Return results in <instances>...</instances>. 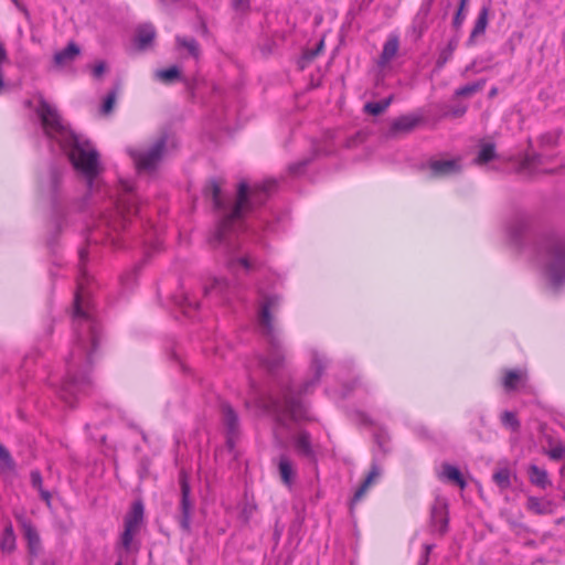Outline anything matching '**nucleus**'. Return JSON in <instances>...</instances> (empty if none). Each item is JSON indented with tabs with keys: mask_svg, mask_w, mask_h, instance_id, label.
Wrapping results in <instances>:
<instances>
[{
	"mask_svg": "<svg viewBox=\"0 0 565 565\" xmlns=\"http://www.w3.org/2000/svg\"><path fill=\"white\" fill-rule=\"evenodd\" d=\"M524 374L521 371H509L503 379V386L508 391L516 387L518 383L522 381Z\"/></svg>",
	"mask_w": 565,
	"mask_h": 565,
	"instance_id": "nucleus-39",
	"label": "nucleus"
},
{
	"mask_svg": "<svg viewBox=\"0 0 565 565\" xmlns=\"http://www.w3.org/2000/svg\"><path fill=\"white\" fill-rule=\"evenodd\" d=\"M250 0H233V7L236 11H246L249 9Z\"/></svg>",
	"mask_w": 565,
	"mask_h": 565,
	"instance_id": "nucleus-47",
	"label": "nucleus"
},
{
	"mask_svg": "<svg viewBox=\"0 0 565 565\" xmlns=\"http://www.w3.org/2000/svg\"><path fill=\"white\" fill-rule=\"evenodd\" d=\"M380 476H381L380 467L376 463H373L371 467V470L367 473V476L365 477L364 481L355 491V493L352 498V501H351V508L365 495L369 488L376 481V479H379Z\"/></svg>",
	"mask_w": 565,
	"mask_h": 565,
	"instance_id": "nucleus-16",
	"label": "nucleus"
},
{
	"mask_svg": "<svg viewBox=\"0 0 565 565\" xmlns=\"http://www.w3.org/2000/svg\"><path fill=\"white\" fill-rule=\"evenodd\" d=\"M137 531L125 527L120 535V545L126 552L132 551V540Z\"/></svg>",
	"mask_w": 565,
	"mask_h": 565,
	"instance_id": "nucleus-41",
	"label": "nucleus"
},
{
	"mask_svg": "<svg viewBox=\"0 0 565 565\" xmlns=\"http://www.w3.org/2000/svg\"><path fill=\"white\" fill-rule=\"evenodd\" d=\"M167 145V137L162 136L147 150H134L131 157L140 170L154 169L162 159Z\"/></svg>",
	"mask_w": 565,
	"mask_h": 565,
	"instance_id": "nucleus-8",
	"label": "nucleus"
},
{
	"mask_svg": "<svg viewBox=\"0 0 565 565\" xmlns=\"http://www.w3.org/2000/svg\"><path fill=\"white\" fill-rule=\"evenodd\" d=\"M156 35L154 28L151 24H143L137 29L136 41L140 49H146L153 41Z\"/></svg>",
	"mask_w": 565,
	"mask_h": 565,
	"instance_id": "nucleus-26",
	"label": "nucleus"
},
{
	"mask_svg": "<svg viewBox=\"0 0 565 565\" xmlns=\"http://www.w3.org/2000/svg\"><path fill=\"white\" fill-rule=\"evenodd\" d=\"M526 508L531 512L543 515L553 513L554 504L551 500L539 499L536 497H529Z\"/></svg>",
	"mask_w": 565,
	"mask_h": 565,
	"instance_id": "nucleus-23",
	"label": "nucleus"
},
{
	"mask_svg": "<svg viewBox=\"0 0 565 565\" xmlns=\"http://www.w3.org/2000/svg\"><path fill=\"white\" fill-rule=\"evenodd\" d=\"M115 565H122V561H121V558H120V559H118V562H117Z\"/></svg>",
	"mask_w": 565,
	"mask_h": 565,
	"instance_id": "nucleus-58",
	"label": "nucleus"
},
{
	"mask_svg": "<svg viewBox=\"0 0 565 565\" xmlns=\"http://www.w3.org/2000/svg\"><path fill=\"white\" fill-rule=\"evenodd\" d=\"M310 159L301 160L289 166L291 174L298 175L302 172V169L309 163Z\"/></svg>",
	"mask_w": 565,
	"mask_h": 565,
	"instance_id": "nucleus-45",
	"label": "nucleus"
},
{
	"mask_svg": "<svg viewBox=\"0 0 565 565\" xmlns=\"http://www.w3.org/2000/svg\"><path fill=\"white\" fill-rule=\"evenodd\" d=\"M79 53L81 50L78 45L71 42L65 49L54 54V64L60 67L68 65L76 60Z\"/></svg>",
	"mask_w": 565,
	"mask_h": 565,
	"instance_id": "nucleus-19",
	"label": "nucleus"
},
{
	"mask_svg": "<svg viewBox=\"0 0 565 565\" xmlns=\"http://www.w3.org/2000/svg\"><path fill=\"white\" fill-rule=\"evenodd\" d=\"M447 507V500L445 498L438 497L436 498L430 510L431 525L434 526L435 531H438L440 534H444L448 526Z\"/></svg>",
	"mask_w": 565,
	"mask_h": 565,
	"instance_id": "nucleus-11",
	"label": "nucleus"
},
{
	"mask_svg": "<svg viewBox=\"0 0 565 565\" xmlns=\"http://www.w3.org/2000/svg\"><path fill=\"white\" fill-rule=\"evenodd\" d=\"M118 89H119V86H117L116 88L110 90L107 94V96L105 97L103 106H102V111L104 114H108L113 110L115 103H116Z\"/></svg>",
	"mask_w": 565,
	"mask_h": 565,
	"instance_id": "nucleus-42",
	"label": "nucleus"
},
{
	"mask_svg": "<svg viewBox=\"0 0 565 565\" xmlns=\"http://www.w3.org/2000/svg\"><path fill=\"white\" fill-rule=\"evenodd\" d=\"M43 565H54L53 563L45 562Z\"/></svg>",
	"mask_w": 565,
	"mask_h": 565,
	"instance_id": "nucleus-59",
	"label": "nucleus"
},
{
	"mask_svg": "<svg viewBox=\"0 0 565 565\" xmlns=\"http://www.w3.org/2000/svg\"><path fill=\"white\" fill-rule=\"evenodd\" d=\"M175 302L185 316H191V311L196 310L200 306L198 300L189 295H182L180 298H177Z\"/></svg>",
	"mask_w": 565,
	"mask_h": 565,
	"instance_id": "nucleus-34",
	"label": "nucleus"
},
{
	"mask_svg": "<svg viewBox=\"0 0 565 565\" xmlns=\"http://www.w3.org/2000/svg\"><path fill=\"white\" fill-rule=\"evenodd\" d=\"M393 100V96H388L387 98L380 102L367 103L364 106L366 113L377 116L386 110V108L391 105Z\"/></svg>",
	"mask_w": 565,
	"mask_h": 565,
	"instance_id": "nucleus-37",
	"label": "nucleus"
},
{
	"mask_svg": "<svg viewBox=\"0 0 565 565\" xmlns=\"http://www.w3.org/2000/svg\"><path fill=\"white\" fill-rule=\"evenodd\" d=\"M419 120L418 117L413 115L401 116L392 122L390 132L393 136L411 132L418 125Z\"/></svg>",
	"mask_w": 565,
	"mask_h": 565,
	"instance_id": "nucleus-17",
	"label": "nucleus"
},
{
	"mask_svg": "<svg viewBox=\"0 0 565 565\" xmlns=\"http://www.w3.org/2000/svg\"><path fill=\"white\" fill-rule=\"evenodd\" d=\"M106 71V64L104 62L97 63L93 68V76L99 78Z\"/></svg>",
	"mask_w": 565,
	"mask_h": 565,
	"instance_id": "nucleus-49",
	"label": "nucleus"
},
{
	"mask_svg": "<svg viewBox=\"0 0 565 565\" xmlns=\"http://www.w3.org/2000/svg\"><path fill=\"white\" fill-rule=\"evenodd\" d=\"M181 486V518H180V526L183 531L189 532L191 527V513L193 509L192 501L190 500V486L186 481L184 475L180 478Z\"/></svg>",
	"mask_w": 565,
	"mask_h": 565,
	"instance_id": "nucleus-10",
	"label": "nucleus"
},
{
	"mask_svg": "<svg viewBox=\"0 0 565 565\" xmlns=\"http://www.w3.org/2000/svg\"><path fill=\"white\" fill-rule=\"evenodd\" d=\"M296 452L310 460H315L316 452L311 444V436L307 430H299L294 437Z\"/></svg>",
	"mask_w": 565,
	"mask_h": 565,
	"instance_id": "nucleus-14",
	"label": "nucleus"
},
{
	"mask_svg": "<svg viewBox=\"0 0 565 565\" xmlns=\"http://www.w3.org/2000/svg\"><path fill=\"white\" fill-rule=\"evenodd\" d=\"M222 418L227 430V443L233 447L234 438L238 434V417L228 404L222 405Z\"/></svg>",
	"mask_w": 565,
	"mask_h": 565,
	"instance_id": "nucleus-12",
	"label": "nucleus"
},
{
	"mask_svg": "<svg viewBox=\"0 0 565 565\" xmlns=\"http://www.w3.org/2000/svg\"><path fill=\"white\" fill-rule=\"evenodd\" d=\"M501 423L503 426L510 428L513 431H518L520 428V422L516 418L515 414L509 411L502 413Z\"/></svg>",
	"mask_w": 565,
	"mask_h": 565,
	"instance_id": "nucleus-40",
	"label": "nucleus"
},
{
	"mask_svg": "<svg viewBox=\"0 0 565 565\" xmlns=\"http://www.w3.org/2000/svg\"><path fill=\"white\" fill-rule=\"evenodd\" d=\"M529 475L530 481L541 489H546L551 484L546 470L535 465L530 466Z\"/></svg>",
	"mask_w": 565,
	"mask_h": 565,
	"instance_id": "nucleus-27",
	"label": "nucleus"
},
{
	"mask_svg": "<svg viewBox=\"0 0 565 565\" xmlns=\"http://www.w3.org/2000/svg\"><path fill=\"white\" fill-rule=\"evenodd\" d=\"M278 471H279V476H280L281 481L286 486L290 487L292 484V481H294L295 469H294L292 461L289 459L288 456L281 455L279 457V460H278Z\"/></svg>",
	"mask_w": 565,
	"mask_h": 565,
	"instance_id": "nucleus-24",
	"label": "nucleus"
},
{
	"mask_svg": "<svg viewBox=\"0 0 565 565\" xmlns=\"http://www.w3.org/2000/svg\"><path fill=\"white\" fill-rule=\"evenodd\" d=\"M463 113H465V109H460V110L456 109L455 115L456 116H461Z\"/></svg>",
	"mask_w": 565,
	"mask_h": 565,
	"instance_id": "nucleus-56",
	"label": "nucleus"
},
{
	"mask_svg": "<svg viewBox=\"0 0 565 565\" xmlns=\"http://www.w3.org/2000/svg\"><path fill=\"white\" fill-rule=\"evenodd\" d=\"M527 227H529L527 216H525L523 214L514 215L509 221V224H508L509 236L514 242H518L521 238V236L523 235V233L527 230Z\"/></svg>",
	"mask_w": 565,
	"mask_h": 565,
	"instance_id": "nucleus-20",
	"label": "nucleus"
},
{
	"mask_svg": "<svg viewBox=\"0 0 565 565\" xmlns=\"http://www.w3.org/2000/svg\"><path fill=\"white\" fill-rule=\"evenodd\" d=\"M327 366L326 358L317 351L312 352L311 370L313 375L301 385L287 384L280 387L277 395H270L263 401V407L274 417L276 423L275 435L279 429L290 433L292 425L312 420L309 411L301 399L302 394L309 393L319 382Z\"/></svg>",
	"mask_w": 565,
	"mask_h": 565,
	"instance_id": "nucleus-4",
	"label": "nucleus"
},
{
	"mask_svg": "<svg viewBox=\"0 0 565 565\" xmlns=\"http://www.w3.org/2000/svg\"><path fill=\"white\" fill-rule=\"evenodd\" d=\"M89 254L87 248L78 252L79 276L74 297V333L75 340L68 358L66 359L67 379L63 383L61 396L72 404L71 398L78 394H86L90 386V380L86 370L90 366L97 354L100 341L99 323L92 315L88 307L87 284L89 277L84 269V263Z\"/></svg>",
	"mask_w": 565,
	"mask_h": 565,
	"instance_id": "nucleus-1",
	"label": "nucleus"
},
{
	"mask_svg": "<svg viewBox=\"0 0 565 565\" xmlns=\"http://www.w3.org/2000/svg\"><path fill=\"white\" fill-rule=\"evenodd\" d=\"M259 292V309L257 315V327L266 341L265 354L258 356L259 365L269 373L278 371L285 361V351L280 340L279 330L274 324L273 312L280 305V298L274 294Z\"/></svg>",
	"mask_w": 565,
	"mask_h": 565,
	"instance_id": "nucleus-6",
	"label": "nucleus"
},
{
	"mask_svg": "<svg viewBox=\"0 0 565 565\" xmlns=\"http://www.w3.org/2000/svg\"><path fill=\"white\" fill-rule=\"evenodd\" d=\"M110 204L111 209L103 213L97 224L89 230L88 245L109 243L119 247L117 236L126 228L131 216L139 211L138 196L134 191V185L128 181L122 182L118 198L111 200Z\"/></svg>",
	"mask_w": 565,
	"mask_h": 565,
	"instance_id": "nucleus-5",
	"label": "nucleus"
},
{
	"mask_svg": "<svg viewBox=\"0 0 565 565\" xmlns=\"http://www.w3.org/2000/svg\"><path fill=\"white\" fill-rule=\"evenodd\" d=\"M227 267L232 273H235L236 269H239L244 273H249L255 268V264L249 257L232 255L227 260Z\"/></svg>",
	"mask_w": 565,
	"mask_h": 565,
	"instance_id": "nucleus-25",
	"label": "nucleus"
},
{
	"mask_svg": "<svg viewBox=\"0 0 565 565\" xmlns=\"http://www.w3.org/2000/svg\"><path fill=\"white\" fill-rule=\"evenodd\" d=\"M143 503L140 500L135 501L125 516V527L139 532L143 522Z\"/></svg>",
	"mask_w": 565,
	"mask_h": 565,
	"instance_id": "nucleus-15",
	"label": "nucleus"
},
{
	"mask_svg": "<svg viewBox=\"0 0 565 565\" xmlns=\"http://www.w3.org/2000/svg\"><path fill=\"white\" fill-rule=\"evenodd\" d=\"M537 260L553 287L565 282V236L544 238L537 250Z\"/></svg>",
	"mask_w": 565,
	"mask_h": 565,
	"instance_id": "nucleus-7",
	"label": "nucleus"
},
{
	"mask_svg": "<svg viewBox=\"0 0 565 565\" xmlns=\"http://www.w3.org/2000/svg\"><path fill=\"white\" fill-rule=\"evenodd\" d=\"M236 290V285L223 277H210L203 284V292L206 297L217 300H228L230 296Z\"/></svg>",
	"mask_w": 565,
	"mask_h": 565,
	"instance_id": "nucleus-9",
	"label": "nucleus"
},
{
	"mask_svg": "<svg viewBox=\"0 0 565 565\" xmlns=\"http://www.w3.org/2000/svg\"><path fill=\"white\" fill-rule=\"evenodd\" d=\"M455 49H456V43L449 42L448 46L445 50H443L439 54V57L437 60L438 67H443L448 62V60L451 57Z\"/></svg>",
	"mask_w": 565,
	"mask_h": 565,
	"instance_id": "nucleus-43",
	"label": "nucleus"
},
{
	"mask_svg": "<svg viewBox=\"0 0 565 565\" xmlns=\"http://www.w3.org/2000/svg\"><path fill=\"white\" fill-rule=\"evenodd\" d=\"M31 484L40 493L41 499L50 507L51 505V493L43 488V479L39 470H32L30 473Z\"/></svg>",
	"mask_w": 565,
	"mask_h": 565,
	"instance_id": "nucleus-29",
	"label": "nucleus"
},
{
	"mask_svg": "<svg viewBox=\"0 0 565 565\" xmlns=\"http://www.w3.org/2000/svg\"><path fill=\"white\" fill-rule=\"evenodd\" d=\"M544 158L537 153H527L522 162V168L531 172L542 171L540 167L543 164Z\"/></svg>",
	"mask_w": 565,
	"mask_h": 565,
	"instance_id": "nucleus-33",
	"label": "nucleus"
},
{
	"mask_svg": "<svg viewBox=\"0 0 565 565\" xmlns=\"http://www.w3.org/2000/svg\"><path fill=\"white\" fill-rule=\"evenodd\" d=\"M489 11H490V8L489 6H483L478 14V18L475 22V26L471 31V34H470V38H476L478 35H481L484 33L486 29H487V25H488V20H489Z\"/></svg>",
	"mask_w": 565,
	"mask_h": 565,
	"instance_id": "nucleus-28",
	"label": "nucleus"
},
{
	"mask_svg": "<svg viewBox=\"0 0 565 565\" xmlns=\"http://www.w3.org/2000/svg\"><path fill=\"white\" fill-rule=\"evenodd\" d=\"M465 19L463 11H460V7L458 8V11L454 18V26L456 29L460 28Z\"/></svg>",
	"mask_w": 565,
	"mask_h": 565,
	"instance_id": "nucleus-52",
	"label": "nucleus"
},
{
	"mask_svg": "<svg viewBox=\"0 0 565 565\" xmlns=\"http://www.w3.org/2000/svg\"><path fill=\"white\" fill-rule=\"evenodd\" d=\"M398 47V38L395 35H391L384 43L383 51L377 62L381 68H384L396 56Z\"/></svg>",
	"mask_w": 565,
	"mask_h": 565,
	"instance_id": "nucleus-18",
	"label": "nucleus"
},
{
	"mask_svg": "<svg viewBox=\"0 0 565 565\" xmlns=\"http://www.w3.org/2000/svg\"><path fill=\"white\" fill-rule=\"evenodd\" d=\"M276 188L275 180L255 183L253 188L246 182H241L235 202L230 203L222 196L220 183L211 180L204 189V195L212 201L218 216V224L212 238L213 244L222 245L230 253H234L236 248L234 236L242 227L244 215L254 206L263 204Z\"/></svg>",
	"mask_w": 565,
	"mask_h": 565,
	"instance_id": "nucleus-3",
	"label": "nucleus"
},
{
	"mask_svg": "<svg viewBox=\"0 0 565 565\" xmlns=\"http://www.w3.org/2000/svg\"><path fill=\"white\" fill-rule=\"evenodd\" d=\"M180 76V70L177 66H171L167 70H158L154 72V77L164 84H171L179 79Z\"/></svg>",
	"mask_w": 565,
	"mask_h": 565,
	"instance_id": "nucleus-30",
	"label": "nucleus"
},
{
	"mask_svg": "<svg viewBox=\"0 0 565 565\" xmlns=\"http://www.w3.org/2000/svg\"><path fill=\"white\" fill-rule=\"evenodd\" d=\"M435 0H423V3L420 6V9H419V13L423 14L424 17L428 15V13L430 12V9H431V6L434 3Z\"/></svg>",
	"mask_w": 565,
	"mask_h": 565,
	"instance_id": "nucleus-48",
	"label": "nucleus"
},
{
	"mask_svg": "<svg viewBox=\"0 0 565 565\" xmlns=\"http://www.w3.org/2000/svg\"><path fill=\"white\" fill-rule=\"evenodd\" d=\"M34 111L46 138L55 141L67 154L76 172L86 180L88 191L93 193L97 190L99 186L98 177L103 169L99 154L94 146L88 140L74 134L57 108L42 95L36 98Z\"/></svg>",
	"mask_w": 565,
	"mask_h": 565,
	"instance_id": "nucleus-2",
	"label": "nucleus"
},
{
	"mask_svg": "<svg viewBox=\"0 0 565 565\" xmlns=\"http://www.w3.org/2000/svg\"><path fill=\"white\" fill-rule=\"evenodd\" d=\"M23 535L28 542L31 554H36L40 550V536L36 529L26 520L22 521Z\"/></svg>",
	"mask_w": 565,
	"mask_h": 565,
	"instance_id": "nucleus-22",
	"label": "nucleus"
},
{
	"mask_svg": "<svg viewBox=\"0 0 565 565\" xmlns=\"http://www.w3.org/2000/svg\"><path fill=\"white\" fill-rule=\"evenodd\" d=\"M469 0H460V11H463L468 4Z\"/></svg>",
	"mask_w": 565,
	"mask_h": 565,
	"instance_id": "nucleus-55",
	"label": "nucleus"
},
{
	"mask_svg": "<svg viewBox=\"0 0 565 565\" xmlns=\"http://www.w3.org/2000/svg\"><path fill=\"white\" fill-rule=\"evenodd\" d=\"M563 43L565 45V32H564V35H563Z\"/></svg>",
	"mask_w": 565,
	"mask_h": 565,
	"instance_id": "nucleus-60",
	"label": "nucleus"
},
{
	"mask_svg": "<svg viewBox=\"0 0 565 565\" xmlns=\"http://www.w3.org/2000/svg\"><path fill=\"white\" fill-rule=\"evenodd\" d=\"M548 456L550 458L554 459V460H559L562 459L564 456H565V447L563 446H556L554 448H552L550 451H548Z\"/></svg>",
	"mask_w": 565,
	"mask_h": 565,
	"instance_id": "nucleus-46",
	"label": "nucleus"
},
{
	"mask_svg": "<svg viewBox=\"0 0 565 565\" xmlns=\"http://www.w3.org/2000/svg\"><path fill=\"white\" fill-rule=\"evenodd\" d=\"M431 545H425V553L419 565H426V563L428 562V555L431 551Z\"/></svg>",
	"mask_w": 565,
	"mask_h": 565,
	"instance_id": "nucleus-54",
	"label": "nucleus"
},
{
	"mask_svg": "<svg viewBox=\"0 0 565 565\" xmlns=\"http://www.w3.org/2000/svg\"><path fill=\"white\" fill-rule=\"evenodd\" d=\"M9 61V57H8V52H7V49L3 44V42L0 40V67L2 68V66L8 63Z\"/></svg>",
	"mask_w": 565,
	"mask_h": 565,
	"instance_id": "nucleus-50",
	"label": "nucleus"
},
{
	"mask_svg": "<svg viewBox=\"0 0 565 565\" xmlns=\"http://www.w3.org/2000/svg\"><path fill=\"white\" fill-rule=\"evenodd\" d=\"M492 478L497 486L502 490H505L511 486L510 471L507 468L495 471Z\"/></svg>",
	"mask_w": 565,
	"mask_h": 565,
	"instance_id": "nucleus-38",
	"label": "nucleus"
},
{
	"mask_svg": "<svg viewBox=\"0 0 565 565\" xmlns=\"http://www.w3.org/2000/svg\"><path fill=\"white\" fill-rule=\"evenodd\" d=\"M15 547V535L13 532V527L11 524L4 527L2 537H1V550L3 552H12Z\"/></svg>",
	"mask_w": 565,
	"mask_h": 565,
	"instance_id": "nucleus-35",
	"label": "nucleus"
},
{
	"mask_svg": "<svg viewBox=\"0 0 565 565\" xmlns=\"http://www.w3.org/2000/svg\"><path fill=\"white\" fill-rule=\"evenodd\" d=\"M322 47H323V41H320L319 44L317 45L316 50H311L306 53V57L308 60H313L319 54V52L322 50Z\"/></svg>",
	"mask_w": 565,
	"mask_h": 565,
	"instance_id": "nucleus-53",
	"label": "nucleus"
},
{
	"mask_svg": "<svg viewBox=\"0 0 565 565\" xmlns=\"http://www.w3.org/2000/svg\"><path fill=\"white\" fill-rule=\"evenodd\" d=\"M428 170L433 178L446 177L459 172V164L457 160H433Z\"/></svg>",
	"mask_w": 565,
	"mask_h": 565,
	"instance_id": "nucleus-13",
	"label": "nucleus"
},
{
	"mask_svg": "<svg viewBox=\"0 0 565 565\" xmlns=\"http://www.w3.org/2000/svg\"><path fill=\"white\" fill-rule=\"evenodd\" d=\"M178 47L184 49L189 52V54L195 58L200 55L199 43L193 38L186 36H178L177 38Z\"/></svg>",
	"mask_w": 565,
	"mask_h": 565,
	"instance_id": "nucleus-31",
	"label": "nucleus"
},
{
	"mask_svg": "<svg viewBox=\"0 0 565 565\" xmlns=\"http://www.w3.org/2000/svg\"><path fill=\"white\" fill-rule=\"evenodd\" d=\"M494 157H495L494 145L490 143V142L482 143L480 146L478 156L475 159V162L477 164H484V163L489 162L490 160H492Z\"/></svg>",
	"mask_w": 565,
	"mask_h": 565,
	"instance_id": "nucleus-32",
	"label": "nucleus"
},
{
	"mask_svg": "<svg viewBox=\"0 0 565 565\" xmlns=\"http://www.w3.org/2000/svg\"><path fill=\"white\" fill-rule=\"evenodd\" d=\"M495 94H497V89H495V88H493V89L490 92V95H491V96H493V95H495Z\"/></svg>",
	"mask_w": 565,
	"mask_h": 565,
	"instance_id": "nucleus-57",
	"label": "nucleus"
},
{
	"mask_svg": "<svg viewBox=\"0 0 565 565\" xmlns=\"http://www.w3.org/2000/svg\"><path fill=\"white\" fill-rule=\"evenodd\" d=\"M484 85H486V81L484 79H480V81H477V82H473V83H469V84H467V85H465L462 87H459L456 90V95L459 96V97H470L473 94L482 90Z\"/></svg>",
	"mask_w": 565,
	"mask_h": 565,
	"instance_id": "nucleus-36",
	"label": "nucleus"
},
{
	"mask_svg": "<svg viewBox=\"0 0 565 565\" xmlns=\"http://www.w3.org/2000/svg\"><path fill=\"white\" fill-rule=\"evenodd\" d=\"M0 460L4 468L12 470L14 469V461L8 451V449L0 444Z\"/></svg>",
	"mask_w": 565,
	"mask_h": 565,
	"instance_id": "nucleus-44",
	"label": "nucleus"
},
{
	"mask_svg": "<svg viewBox=\"0 0 565 565\" xmlns=\"http://www.w3.org/2000/svg\"><path fill=\"white\" fill-rule=\"evenodd\" d=\"M60 179H61V173L58 170L56 169H53L51 171V185H52V190H55L56 186H57V183L60 182Z\"/></svg>",
	"mask_w": 565,
	"mask_h": 565,
	"instance_id": "nucleus-51",
	"label": "nucleus"
},
{
	"mask_svg": "<svg viewBox=\"0 0 565 565\" xmlns=\"http://www.w3.org/2000/svg\"><path fill=\"white\" fill-rule=\"evenodd\" d=\"M438 478L440 480H447L456 483L461 489H465L467 486L466 480L463 479L459 469L450 463H443L440 471H438Z\"/></svg>",
	"mask_w": 565,
	"mask_h": 565,
	"instance_id": "nucleus-21",
	"label": "nucleus"
}]
</instances>
